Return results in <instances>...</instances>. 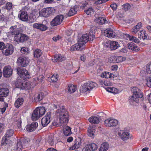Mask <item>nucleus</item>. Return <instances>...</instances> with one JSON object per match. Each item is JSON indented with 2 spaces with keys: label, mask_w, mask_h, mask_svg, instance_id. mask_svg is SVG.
Instances as JSON below:
<instances>
[{
  "label": "nucleus",
  "mask_w": 151,
  "mask_h": 151,
  "mask_svg": "<svg viewBox=\"0 0 151 151\" xmlns=\"http://www.w3.org/2000/svg\"><path fill=\"white\" fill-rule=\"evenodd\" d=\"M5 49L2 51L3 54L6 56L11 55L13 52L14 47L11 44H8L5 46Z\"/></svg>",
  "instance_id": "6e6552de"
},
{
  "label": "nucleus",
  "mask_w": 151,
  "mask_h": 151,
  "mask_svg": "<svg viewBox=\"0 0 151 151\" xmlns=\"http://www.w3.org/2000/svg\"><path fill=\"white\" fill-rule=\"evenodd\" d=\"M38 126L37 122H33L30 124L27 125L25 127L26 130L29 132H32L35 131Z\"/></svg>",
  "instance_id": "f3484780"
},
{
  "label": "nucleus",
  "mask_w": 151,
  "mask_h": 151,
  "mask_svg": "<svg viewBox=\"0 0 151 151\" xmlns=\"http://www.w3.org/2000/svg\"><path fill=\"white\" fill-rule=\"evenodd\" d=\"M118 135L120 136L121 139L124 141L126 140L131 138L132 136L128 132L120 131L118 132Z\"/></svg>",
  "instance_id": "4468645a"
},
{
  "label": "nucleus",
  "mask_w": 151,
  "mask_h": 151,
  "mask_svg": "<svg viewBox=\"0 0 151 151\" xmlns=\"http://www.w3.org/2000/svg\"><path fill=\"white\" fill-rule=\"evenodd\" d=\"M61 37L59 35H57L55 36H54L52 38V39L53 41L55 42L59 40L60 38Z\"/></svg>",
  "instance_id": "0e129e2a"
},
{
  "label": "nucleus",
  "mask_w": 151,
  "mask_h": 151,
  "mask_svg": "<svg viewBox=\"0 0 151 151\" xmlns=\"http://www.w3.org/2000/svg\"><path fill=\"white\" fill-rule=\"evenodd\" d=\"M67 89L68 91V92L70 93H71L76 91V86L70 84L68 85Z\"/></svg>",
  "instance_id": "c85d7f7f"
},
{
  "label": "nucleus",
  "mask_w": 151,
  "mask_h": 151,
  "mask_svg": "<svg viewBox=\"0 0 151 151\" xmlns=\"http://www.w3.org/2000/svg\"><path fill=\"white\" fill-rule=\"evenodd\" d=\"M118 124V121L114 119L109 118L106 120L104 122V124L107 127L115 126Z\"/></svg>",
  "instance_id": "9d476101"
},
{
  "label": "nucleus",
  "mask_w": 151,
  "mask_h": 151,
  "mask_svg": "<svg viewBox=\"0 0 151 151\" xmlns=\"http://www.w3.org/2000/svg\"><path fill=\"white\" fill-rule=\"evenodd\" d=\"M130 5L128 3H126L123 6V8L125 11H127L130 8Z\"/></svg>",
  "instance_id": "5fc2aeb1"
},
{
  "label": "nucleus",
  "mask_w": 151,
  "mask_h": 151,
  "mask_svg": "<svg viewBox=\"0 0 151 151\" xmlns=\"http://www.w3.org/2000/svg\"><path fill=\"white\" fill-rule=\"evenodd\" d=\"M9 93V90L7 88H0V95L2 96L3 98L8 96Z\"/></svg>",
  "instance_id": "a878e982"
},
{
  "label": "nucleus",
  "mask_w": 151,
  "mask_h": 151,
  "mask_svg": "<svg viewBox=\"0 0 151 151\" xmlns=\"http://www.w3.org/2000/svg\"><path fill=\"white\" fill-rule=\"evenodd\" d=\"M10 33L12 35H14V36H16L17 35L19 34L20 32L19 29H16L15 30H10Z\"/></svg>",
  "instance_id": "de8ad7c7"
},
{
  "label": "nucleus",
  "mask_w": 151,
  "mask_h": 151,
  "mask_svg": "<svg viewBox=\"0 0 151 151\" xmlns=\"http://www.w3.org/2000/svg\"><path fill=\"white\" fill-rule=\"evenodd\" d=\"M53 62H56L58 60L59 61V55H55L53 59H52Z\"/></svg>",
  "instance_id": "69168bd1"
},
{
  "label": "nucleus",
  "mask_w": 151,
  "mask_h": 151,
  "mask_svg": "<svg viewBox=\"0 0 151 151\" xmlns=\"http://www.w3.org/2000/svg\"><path fill=\"white\" fill-rule=\"evenodd\" d=\"M58 76L57 74H54L50 78V79L52 82H56L58 80Z\"/></svg>",
  "instance_id": "603ef678"
},
{
  "label": "nucleus",
  "mask_w": 151,
  "mask_h": 151,
  "mask_svg": "<svg viewBox=\"0 0 151 151\" xmlns=\"http://www.w3.org/2000/svg\"><path fill=\"white\" fill-rule=\"evenodd\" d=\"M98 148V146L95 143L87 145L83 149V151H93L96 150Z\"/></svg>",
  "instance_id": "dca6fc26"
},
{
  "label": "nucleus",
  "mask_w": 151,
  "mask_h": 151,
  "mask_svg": "<svg viewBox=\"0 0 151 151\" xmlns=\"http://www.w3.org/2000/svg\"><path fill=\"white\" fill-rule=\"evenodd\" d=\"M29 39L28 37L23 34H19L17 35L14 36V40L17 42H23Z\"/></svg>",
  "instance_id": "0eeeda50"
},
{
  "label": "nucleus",
  "mask_w": 151,
  "mask_h": 151,
  "mask_svg": "<svg viewBox=\"0 0 151 151\" xmlns=\"http://www.w3.org/2000/svg\"><path fill=\"white\" fill-rule=\"evenodd\" d=\"M132 91L133 93V94L131 97H129V99L130 104H133L134 102L138 103L139 98L143 97V93L137 87H133L132 89Z\"/></svg>",
  "instance_id": "7ed1b4c3"
},
{
  "label": "nucleus",
  "mask_w": 151,
  "mask_h": 151,
  "mask_svg": "<svg viewBox=\"0 0 151 151\" xmlns=\"http://www.w3.org/2000/svg\"><path fill=\"white\" fill-rule=\"evenodd\" d=\"M28 49L25 47H22L21 49V52L22 53H28Z\"/></svg>",
  "instance_id": "680f3d73"
},
{
  "label": "nucleus",
  "mask_w": 151,
  "mask_h": 151,
  "mask_svg": "<svg viewBox=\"0 0 151 151\" xmlns=\"http://www.w3.org/2000/svg\"><path fill=\"white\" fill-rule=\"evenodd\" d=\"M14 133V131L12 129L8 130L6 132L5 136L2 139L1 144L2 145H6L11 144L12 141L9 139Z\"/></svg>",
  "instance_id": "20e7f679"
},
{
  "label": "nucleus",
  "mask_w": 151,
  "mask_h": 151,
  "mask_svg": "<svg viewBox=\"0 0 151 151\" xmlns=\"http://www.w3.org/2000/svg\"><path fill=\"white\" fill-rule=\"evenodd\" d=\"M86 13L88 15H91L94 13L93 10L92 8H90L85 11Z\"/></svg>",
  "instance_id": "09e8293b"
},
{
  "label": "nucleus",
  "mask_w": 151,
  "mask_h": 151,
  "mask_svg": "<svg viewBox=\"0 0 151 151\" xmlns=\"http://www.w3.org/2000/svg\"><path fill=\"white\" fill-rule=\"evenodd\" d=\"M18 75L23 80L27 79L29 78V74L28 73V71L24 68H19L17 69Z\"/></svg>",
  "instance_id": "423d86ee"
},
{
  "label": "nucleus",
  "mask_w": 151,
  "mask_h": 151,
  "mask_svg": "<svg viewBox=\"0 0 151 151\" xmlns=\"http://www.w3.org/2000/svg\"><path fill=\"white\" fill-rule=\"evenodd\" d=\"M23 148L22 142L20 140H18L17 145L14 147V150L15 151H20L22 150Z\"/></svg>",
  "instance_id": "4be33fe9"
},
{
  "label": "nucleus",
  "mask_w": 151,
  "mask_h": 151,
  "mask_svg": "<svg viewBox=\"0 0 151 151\" xmlns=\"http://www.w3.org/2000/svg\"><path fill=\"white\" fill-rule=\"evenodd\" d=\"M59 55V61H62L65 59V58L63 55Z\"/></svg>",
  "instance_id": "338daca9"
},
{
  "label": "nucleus",
  "mask_w": 151,
  "mask_h": 151,
  "mask_svg": "<svg viewBox=\"0 0 151 151\" xmlns=\"http://www.w3.org/2000/svg\"><path fill=\"white\" fill-rule=\"evenodd\" d=\"M8 106V104L7 103L4 102V107L3 108L1 109V112L3 114L5 111L6 109V108Z\"/></svg>",
  "instance_id": "13d9d810"
},
{
  "label": "nucleus",
  "mask_w": 151,
  "mask_h": 151,
  "mask_svg": "<svg viewBox=\"0 0 151 151\" xmlns=\"http://www.w3.org/2000/svg\"><path fill=\"white\" fill-rule=\"evenodd\" d=\"M95 132V127L90 126L88 129V134L90 137H94Z\"/></svg>",
  "instance_id": "5701e85b"
},
{
  "label": "nucleus",
  "mask_w": 151,
  "mask_h": 151,
  "mask_svg": "<svg viewBox=\"0 0 151 151\" xmlns=\"http://www.w3.org/2000/svg\"><path fill=\"white\" fill-rule=\"evenodd\" d=\"M104 84L106 86H110L112 85V83L109 81H105L104 82Z\"/></svg>",
  "instance_id": "052dcab7"
},
{
  "label": "nucleus",
  "mask_w": 151,
  "mask_h": 151,
  "mask_svg": "<svg viewBox=\"0 0 151 151\" xmlns=\"http://www.w3.org/2000/svg\"><path fill=\"white\" fill-rule=\"evenodd\" d=\"M53 106L54 109H58L56 113L58 116H59L60 123L65 125L68 121V112L64 109V107L63 105L59 104H53Z\"/></svg>",
  "instance_id": "f03ea898"
},
{
  "label": "nucleus",
  "mask_w": 151,
  "mask_h": 151,
  "mask_svg": "<svg viewBox=\"0 0 151 151\" xmlns=\"http://www.w3.org/2000/svg\"><path fill=\"white\" fill-rule=\"evenodd\" d=\"M52 11L50 8L42 9L40 12V14L44 17H47L52 13Z\"/></svg>",
  "instance_id": "2eb2a0df"
},
{
  "label": "nucleus",
  "mask_w": 151,
  "mask_h": 151,
  "mask_svg": "<svg viewBox=\"0 0 151 151\" xmlns=\"http://www.w3.org/2000/svg\"><path fill=\"white\" fill-rule=\"evenodd\" d=\"M35 110L40 117L45 114L46 111L45 108L44 107H37Z\"/></svg>",
  "instance_id": "412c9836"
},
{
  "label": "nucleus",
  "mask_w": 151,
  "mask_h": 151,
  "mask_svg": "<svg viewBox=\"0 0 151 151\" xmlns=\"http://www.w3.org/2000/svg\"><path fill=\"white\" fill-rule=\"evenodd\" d=\"M114 76L112 73L108 72H104L101 75V77L104 78H111Z\"/></svg>",
  "instance_id": "cd10ccee"
},
{
  "label": "nucleus",
  "mask_w": 151,
  "mask_h": 151,
  "mask_svg": "<svg viewBox=\"0 0 151 151\" xmlns=\"http://www.w3.org/2000/svg\"><path fill=\"white\" fill-rule=\"evenodd\" d=\"M86 83L89 90H92L97 86V84L94 82L90 81L86 82Z\"/></svg>",
  "instance_id": "c9c22d12"
},
{
  "label": "nucleus",
  "mask_w": 151,
  "mask_h": 151,
  "mask_svg": "<svg viewBox=\"0 0 151 151\" xmlns=\"http://www.w3.org/2000/svg\"><path fill=\"white\" fill-rule=\"evenodd\" d=\"M42 54L41 51L39 49L35 50L34 52V56L35 58H38L40 57Z\"/></svg>",
  "instance_id": "58836bf2"
},
{
  "label": "nucleus",
  "mask_w": 151,
  "mask_h": 151,
  "mask_svg": "<svg viewBox=\"0 0 151 151\" xmlns=\"http://www.w3.org/2000/svg\"><path fill=\"white\" fill-rule=\"evenodd\" d=\"M29 59L25 57H20L17 60V64L19 65L25 67L28 64Z\"/></svg>",
  "instance_id": "f8f14e48"
},
{
  "label": "nucleus",
  "mask_w": 151,
  "mask_h": 151,
  "mask_svg": "<svg viewBox=\"0 0 151 151\" xmlns=\"http://www.w3.org/2000/svg\"><path fill=\"white\" fill-rule=\"evenodd\" d=\"M142 24L141 23H139L137 24L132 29V32L136 34L139 31L140 28L142 27Z\"/></svg>",
  "instance_id": "c756f323"
},
{
  "label": "nucleus",
  "mask_w": 151,
  "mask_h": 151,
  "mask_svg": "<svg viewBox=\"0 0 151 151\" xmlns=\"http://www.w3.org/2000/svg\"><path fill=\"white\" fill-rule=\"evenodd\" d=\"M105 116V114L103 112H101L97 116H92L89 118L88 120L91 123L98 124Z\"/></svg>",
  "instance_id": "39448f33"
},
{
  "label": "nucleus",
  "mask_w": 151,
  "mask_h": 151,
  "mask_svg": "<svg viewBox=\"0 0 151 151\" xmlns=\"http://www.w3.org/2000/svg\"><path fill=\"white\" fill-rule=\"evenodd\" d=\"M114 58L115 59V61L117 63L124 61L126 60L125 57L121 56H115Z\"/></svg>",
  "instance_id": "ea45409f"
},
{
  "label": "nucleus",
  "mask_w": 151,
  "mask_h": 151,
  "mask_svg": "<svg viewBox=\"0 0 151 151\" xmlns=\"http://www.w3.org/2000/svg\"><path fill=\"white\" fill-rule=\"evenodd\" d=\"M20 19L23 21H27L28 19V15L27 12L22 11L19 16Z\"/></svg>",
  "instance_id": "aec40b11"
},
{
  "label": "nucleus",
  "mask_w": 151,
  "mask_h": 151,
  "mask_svg": "<svg viewBox=\"0 0 151 151\" xmlns=\"http://www.w3.org/2000/svg\"><path fill=\"white\" fill-rule=\"evenodd\" d=\"M89 90L86 83L82 85L80 89V91L81 93L85 92Z\"/></svg>",
  "instance_id": "f704fd0d"
},
{
  "label": "nucleus",
  "mask_w": 151,
  "mask_h": 151,
  "mask_svg": "<svg viewBox=\"0 0 151 151\" xmlns=\"http://www.w3.org/2000/svg\"><path fill=\"white\" fill-rule=\"evenodd\" d=\"M63 132L65 136H68L71 134V131L70 128L66 126H63Z\"/></svg>",
  "instance_id": "393cba45"
},
{
  "label": "nucleus",
  "mask_w": 151,
  "mask_h": 151,
  "mask_svg": "<svg viewBox=\"0 0 151 151\" xmlns=\"http://www.w3.org/2000/svg\"><path fill=\"white\" fill-rule=\"evenodd\" d=\"M3 72L4 77H9L12 74L13 69L9 66H6L4 68Z\"/></svg>",
  "instance_id": "ddd939ff"
},
{
  "label": "nucleus",
  "mask_w": 151,
  "mask_h": 151,
  "mask_svg": "<svg viewBox=\"0 0 151 151\" xmlns=\"http://www.w3.org/2000/svg\"><path fill=\"white\" fill-rule=\"evenodd\" d=\"M104 35L105 36L111 38L114 37L115 33L113 29L109 28L105 30Z\"/></svg>",
  "instance_id": "a211bd4d"
},
{
  "label": "nucleus",
  "mask_w": 151,
  "mask_h": 151,
  "mask_svg": "<svg viewBox=\"0 0 151 151\" xmlns=\"http://www.w3.org/2000/svg\"><path fill=\"white\" fill-rule=\"evenodd\" d=\"M51 118L50 112H48L41 120V123L43 127L46 126L50 122Z\"/></svg>",
  "instance_id": "9b49d317"
},
{
  "label": "nucleus",
  "mask_w": 151,
  "mask_h": 151,
  "mask_svg": "<svg viewBox=\"0 0 151 151\" xmlns=\"http://www.w3.org/2000/svg\"><path fill=\"white\" fill-rule=\"evenodd\" d=\"M119 46L117 42L114 41H111L110 43V48L111 50H114L117 49Z\"/></svg>",
  "instance_id": "72a5a7b5"
},
{
  "label": "nucleus",
  "mask_w": 151,
  "mask_h": 151,
  "mask_svg": "<svg viewBox=\"0 0 151 151\" xmlns=\"http://www.w3.org/2000/svg\"><path fill=\"white\" fill-rule=\"evenodd\" d=\"M23 102L24 99L23 98H19L15 101L14 105L16 107L19 108L22 104Z\"/></svg>",
  "instance_id": "7c9ffc66"
},
{
  "label": "nucleus",
  "mask_w": 151,
  "mask_h": 151,
  "mask_svg": "<svg viewBox=\"0 0 151 151\" xmlns=\"http://www.w3.org/2000/svg\"><path fill=\"white\" fill-rule=\"evenodd\" d=\"M64 17L63 15H58L56 16L51 21L50 24L52 26H55L60 24L63 20Z\"/></svg>",
  "instance_id": "1a4fd4ad"
},
{
  "label": "nucleus",
  "mask_w": 151,
  "mask_h": 151,
  "mask_svg": "<svg viewBox=\"0 0 151 151\" xmlns=\"http://www.w3.org/2000/svg\"><path fill=\"white\" fill-rule=\"evenodd\" d=\"M118 69V66L117 65H114L111 67V69L113 71H116Z\"/></svg>",
  "instance_id": "774afa93"
},
{
  "label": "nucleus",
  "mask_w": 151,
  "mask_h": 151,
  "mask_svg": "<svg viewBox=\"0 0 151 151\" xmlns=\"http://www.w3.org/2000/svg\"><path fill=\"white\" fill-rule=\"evenodd\" d=\"M33 27L42 31H45L47 29V26L42 24L34 23L33 24Z\"/></svg>",
  "instance_id": "6ab92c4d"
},
{
  "label": "nucleus",
  "mask_w": 151,
  "mask_h": 151,
  "mask_svg": "<svg viewBox=\"0 0 151 151\" xmlns=\"http://www.w3.org/2000/svg\"><path fill=\"white\" fill-rule=\"evenodd\" d=\"M24 83L22 82L21 80H18L15 83L16 87L17 88H20L21 89H23L24 86Z\"/></svg>",
  "instance_id": "a19ab883"
},
{
  "label": "nucleus",
  "mask_w": 151,
  "mask_h": 151,
  "mask_svg": "<svg viewBox=\"0 0 151 151\" xmlns=\"http://www.w3.org/2000/svg\"><path fill=\"white\" fill-rule=\"evenodd\" d=\"M147 84L148 87L151 88V76L147 78Z\"/></svg>",
  "instance_id": "bf43d9fd"
},
{
  "label": "nucleus",
  "mask_w": 151,
  "mask_h": 151,
  "mask_svg": "<svg viewBox=\"0 0 151 151\" xmlns=\"http://www.w3.org/2000/svg\"><path fill=\"white\" fill-rule=\"evenodd\" d=\"M127 46L128 49L132 50H136V48L137 47V46L132 42L129 43L127 45Z\"/></svg>",
  "instance_id": "c03bdc74"
},
{
  "label": "nucleus",
  "mask_w": 151,
  "mask_h": 151,
  "mask_svg": "<svg viewBox=\"0 0 151 151\" xmlns=\"http://www.w3.org/2000/svg\"><path fill=\"white\" fill-rule=\"evenodd\" d=\"M12 4L11 3L8 2L6 4V8L7 10H10L12 9Z\"/></svg>",
  "instance_id": "4d7b16f0"
},
{
  "label": "nucleus",
  "mask_w": 151,
  "mask_h": 151,
  "mask_svg": "<svg viewBox=\"0 0 151 151\" xmlns=\"http://www.w3.org/2000/svg\"><path fill=\"white\" fill-rule=\"evenodd\" d=\"M40 116L38 113L35 110L32 115V119L33 121H36L37 120Z\"/></svg>",
  "instance_id": "4c0bfd02"
},
{
  "label": "nucleus",
  "mask_w": 151,
  "mask_h": 151,
  "mask_svg": "<svg viewBox=\"0 0 151 151\" xmlns=\"http://www.w3.org/2000/svg\"><path fill=\"white\" fill-rule=\"evenodd\" d=\"M81 145V142L80 139L76 140L74 146L72 147V149H77L79 148Z\"/></svg>",
  "instance_id": "a18cd8bd"
},
{
  "label": "nucleus",
  "mask_w": 151,
  "mask_h": 151,
  "mask_svg": "<svg viewBox=\"0 0 151 151\" xmlns=\"http://www.w3.org/2000/svg\"><path fill=\"white\" fill-rule=\"evenodd\" d=\"M43 78V76L42 75H40L38 76L36 79H35L34 83L36 85L38 83H40L42 81Z\"/></svg>",
  "instance_id": "49530a36"
},
{
  "label": "nucleus",
  "mask_w": 151,
  "mask_h": 151,
  "mask_svg": "<svg viewBox=\"0 0 151 151\" xmlns=\"http://www.w3.org/2000/svg\"><path fill=\"white\" fill-rule=\"evenodd\" d=\"M147 34L146 31L145 30L140 31L139 34V38H142L144 40L147 39Z\"/></svg>",
  "instance_id": "bb28decb"
},
{
  "label": "nucleus",
  "mask_w": 151,
  "mask_h": 151,
  "mask_svg": "<svg viewBox=\"0 0 151 151\" xmlns=\"http://www.w3.org/2000/svg\"><path fill=\"white\" fill-rule=\"evenodd\" d=\"M105 89L107 91L114 94L117 93L119 92L118 90L115 88L108 87L105 88Z\"/></svg>",
  "instance_id": "e433bc0d"
},
{
  "label": "nucleus",
  "mask_w": 151,
  "mask_h": 151,
  "mask_svg": "<svg viewBox=\"0 0 151 151\" xmlns=\"http://www.w3.org/2000/svg\"><path fill=\"white\" fill-rule=\"evenodd\" d=\"M130 41L134 42L136 43H138L139 42V40L135 37L132 36Z\"/></svg>",
  "instance_id": "864d4df0"
},
{
  "label": "nucleus",
  "mask_w": 151,
  "mask_h": 151,
  "mask_svg": "<svg viewBox=\"0 0 151 151\" xmlns=\"http://www.w3.org/2000/svg\"><path fill=\"white\" fill-rule=\"evenodd\" d=\"M109 144L107 142L102 143L100 147L99 151H107L109 148Z\"/></svg>",
  "instance_id": "473e14b6"
},
{
  "label": "nucleus",
  "mask_w": 151,
  "mask_h": 151,
  "mask_svg": "<svg viewBox=\"0 0 151 151\" xmlns=\"http://www.w3.org/2000/svg\"><path fill=\"white\" fill-rule=\"evenodd\" d=\"M47 141L49 144L51 145H53L56 143L53 139V135L49 136Z\"/></svg>",
  "instance_id": "37998d69"
},
{
  "label": "nucleus",
  "mask_w": 151,
  "mask_h": 151,
  "mask_svg": "<svg viewBox=\"0 0 151 151\" xmlns=\"http://www.w3.org/2000/svg\"><path fill=\"white\" fill-rule=\"evenodd\" d=\"M77 11V9L76 8L74 7L71 8L70 9L68 12V16H71L74 15V14H76Z\"/></svg>",
  "instance_id": "79ce46f5"
},
{
  "label": "nucleus",
  "mask_w": 151,
  "mask_h": 151,
  "mask_svg": "<svg viewBox=\"0 0 151 151\" xmlns=\"http://www.w3.org/2000/svg\"><path fill=\"white\" fill-rule=\"evenodd\" d=\"M43 93H36L35 95L34 100L36 102H38L41 101L44 98Z\"/></svg>",
  "instance_id": "b1692460"
},
{
  "label": "nucleus",
  "mask_w": 151,
  "mask_h": 151,
  "mask_svg": "<svg viewBox=\"0 0 151 151\" xmlns=\"http://www.w3.org/2000/svg\"><path fill=\"white\" fill-rule=\"evenodd\" d=\"M4 124L3 123H0V132L1 133L4 130Z\"/></svg>",
  "instance_id": "e2e57ef3"
},
{
  "label": "nucleus",
  "mask_w": 151,
  "mask_h": 151,
  "mask_svg": "<svg viewBox=\"0 0 151 151\" xmlns=\"http://www.w3.org/2000/svg\"><path fill=\"white\" fill-rule=\"evenodd\" d=\"M111 43V41H108L105 42H104L103 43V44L105 47L109 48L110 47V43Z\"/></svg>",
  "instance_id": "6e6d98bb"
},
{
  "label": "nucleus",
  "mask_w": 151,
  "mask_h": 151,
  "mask_svg": "<svg viewBox=\"0 0 151 151\" xmlns=\"http://www.w3.org/2000/svg\"><path fill=\"white\" fill-rule=\"evenodd\" d=\"M23 86V89H30L32 87V86L29 82H26L24 83Z\"/></svg>",
  "instance_id": "8fccbe9b"
},
{
  "label": "nucleus",
  "mask_w": 151,
  "mask_h": 151,
  "mask_svg": "<svg viewBox=\"0 0 151 151\" xmlns=\"http://www.w3.org/2000/svg\"><path fill=\"white\" fill-rule=\"evenodd\" d=\"M96 22L99 24H103L108 23V22L105 18L99 17L96 18Z\"/></svg>",
  "instance_id": "2f4dec72"
},
{
  "label": "nucleus",
  "mask_w": 151,
  "mask_h": 151,
  "mask_svg": "<svg viewBox=\"0 0 151 151\" xmlns=\"http://www.w3.org/2000/svg\"><path fill=\"white\" fill-rule=\"evenodd\" d=\"M146 70L147 73H151V63L147 65L146 66Z\"/></svg>",
  "instance_id": "3c124183"
},
{
  "label": "nucleus",
  "mask_w": 151,
  "mask_h": 151,
  "mask_svg": "<svg viewBox=\"0 0 151 151\" xmlns=\"http://www.w3.org/2000/svg\"><path fill=\"white\" fill-rule=\"evenodd\" d=\"M95 37L94 32L93 33L91 31L90 32L89 36L87 34L83 35L79 39L78 43L71 47L70 50L74 51L83 50L84 48V44L88 41H93Z\"/></svg>",
  "instance_id": "f257e3e1"
}]
</instances>
